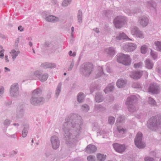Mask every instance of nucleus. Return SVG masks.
<instances>
[{
  "label": "nucleus",
  "mask_w": 161,
  "mask_h": 161,
  "mask_svg": "<svg viewBox=\"0 0 161 161\" xmlns=\"http://www.w3.org/2000/svg\"><path fill=\"white\" fill-rule=\"evenodd\" d=\"M149 91L153 94H157L160 91L159 86L156 84H151L149 88Z\"/></svg>",
  "instance_id": "obj_18"
},
{
  "label": "nucleus",
  "mask_w": 161,
  "mask_h": 161,
  "mask_svg": "<svg viewBox=\"0 0 161 161\" xmlns=\"http://www.w3.org/2000/svg\"><path fill=\"white\" fill-rule=\"evenodd\" d=\"M148 103L153 106H154L156 104V103L154 100L151 97H149L148 99Z\"/></svg>",
  "instance_id": "obj_43"
},
{
  "label": "nucleus",
  "mask_w": 161,
  "mask_h": 161,
  "mask_svg": "<svg viewBox=\"0 0 161 161\" xmlns=\"http://www.w3.org/2000/svg\"><path fill=\"white\" fill-rule=\"evenodd\" d=\"M93 30L97 33H98L99 32L98 28H95L93 29Z\"/></svg>",
  "instance_id": "obj_60"
},
{
  "label": "nucleus",
  "mask_w": 161,
  "mask_h": 161,
  "mask_svg": "<svg viewBox=\"0 0 161 161\" xmlns=\"http://www.w3.org/2000/svg\"><path fill=\"white\" fill-rule=\"evenodd\" d=\"M126 83V81L120 79L118 80L116 83L117 86L119 88H122L124 87Z\"/></svg>",
  "instance_id": "obj_27"
},
{
  "label": "nucleus",
  "mask_w": 161,
  "mask_h": 161,
  "mask_svg": "<svg viewBox=\"0 0 161 161\" xmlns=\"http://www.w3.org/2000/svg\"><path fill=\"white\" fill-rule=\"evenodd\" d=\"M158 115L151 117L147 123L148 128L153 130H156L158 128H161V121Z\"/></svg>",
  "instance_id": "obj_3"
},
{
  "label": "nucleus",
  "mask_w": 161,
  "mask_h": 161,
  "mask_svg": "<svg viewBox=\"0 0 161 161\" xmlns=\"http://www.w3.org/2000/svg\"><path fill=\"white\" fill-rule=\"evenodd\" d=\"M81 109L83 111L86 112L89 110L90 108L87 104H84L82 105Z\"/></svg>",
  "instance_id": "obj_42"
},
{
  "label": "nucleus",
  "mask_w": 161,
  "mask_h": 161,
  "mask_svg": "<svg viewBox=\"0 0 161 161\" xmlns=\"http://www.w3.org/2000/svg\"><path fill=\"white\" fill-rule=\"evenodd\" d=\"M145 65L147 68L151 69L153 66V64L149 59H147L145 62Z\"/></svg>",
  "instance_id": "obj_32"
},
{
  "label": "nucleus",
  "mask_w": 161,
  "mask_h": 161,
  "mask_svg": "<svg viewBox=\"0 0 161 161\" xmlns=\"http://www.w3.org/2000/svg\"><path fill=\"white\" fill-rule=\"evenodd\" d=\"M147 47L146 45L142 46L141 48V51L142 53L145 54L147 52Z\"/></svg>",
  "instance_id": "obj_46"
},
{
  "label": "nucleus",
  "mask_w": 161,
  "mask_h": 161,
  "mask_svg": "<svg viewBox=\"0 0 161 161\" xmlns=\"http://www.w3.org/2000/svg\"><path fill=\"white\" fill-rule=\"evenodd\" d=\"M114 89V86L112 84L108 85L104 89V91L106 94L112 92Z\"/></svg>",
  "instance_id": "obj_30"
},
{
  "label": "nucleus",
  "mask_w": 161,
  "mask_h": 161,
  "mask_svg": "<svg viewBox=\"0 0 161 161\" xmlns=\"http://www.w3.org/2000/svg\"><path fill=\"white\" fill-rule=\"evenodd\" d=\"M50 142L53 149H57L59 148L60 142L57 136H51Z\"/></svg>",
  "instance_id": "obj_12"
},
{
  "label": "nucleus",
  "mask_w": 161,
  "mask_h": 161,
  "mask_svg": "<svg viewBox=\"0 0 161 161\" xmlns=\"http://www.w3.org/2000/svg\"><path fill=\"white\" fill-rule=\"evenodd\" d=\"M9 53L11 55L13 61H14L19 53V52L16 51L14 49H13Z\"/></svg>",
  "instance_id": "obj_31"
},
{
  "label": "nucleus",
  "mask_w": 161,
  "mask_h": 161,
  "mask_svg": "<svg viewBox=\"0 0 161 161\" xmlns=\"http://www.w3.org/2000/svg\"><path fill=\"white\" fill-rule=\"evenodd\" d=\"M126 21V19L125 16H119L115 18L114 20V23L116 28H120L123 27Z\"/></svg>",
  "instance_id": "obj_7"
},
{
  "label": "nucleus",
  "mask_w": 161,
  "mask_h": 161,
  "mask_svg": "<svg viewBox=\"0 0 161 161\" xmlns=\"http://www.w3.org/2000/svg\"><path fill=\"white\" fill-rule=\"evenodd\" d=\"M150 54L154 59H157L158 54L156 52L153 51L152 50H151Z\"/></svg>",
  "instance_id": "obj_45"
},
{
  "label": "nucleus",
  "mask_w": 161,
  "mask_h": 161,
  "mask_svg": "<svg viewBox=\"0 0 161 161\" xmlns=\"http://www.w3.org/2000/svg\"><path fill=\"white\" fill-rule=\"evenodd\" d=\"M136 47V44L132 43L126 44L123 46L124 50L127 52H131L134 51Z\"/></svg>",
  "instance_id": "obj_16"
},
{
  "label": "nucleus",
  "mask_w": 161,
  "mask_h": 161,
  "mask_svg": "<svg viewBox=\"0 0 161 161\" xmlns=\"http://www.w3.org/2000/svg\"><path fill=\"white\" fill-rule=\"evenodd\" d=\"M103 74V68L102 67H99L98 68V70L96 77V78H98L101 76Z\"/></svg>",
  "instance_id": "obj_39"
},
{
  "label": "nucleus",
  "mask_w": 161,
  "mask_h": 161,
  "mask_svg": "<svg viewBox=\"0 0 161 161\" xmlns=\"http://www.w3.org/2000/svg\"><path fill=\"white\" fill-rule=\"evenodd\" d=\"M117 61L124 65H129L131 64V59L129 55L120 53L117 57Z\"/></svg>",
  "instance_id": "obj_6"
},
{
  "label": "nucleus",
  "mask_w": 161,
  "mask_h": 161,
  "mask_svg": "<svg viewBox=\"0 0 161 161\" xmlns=\"http://www.w3.org/2000/svg\"><path fill=\"white\" fill-rule=\"evenodd\" d=\"M83 14L81 10H79L77 14V18L78 22L81 23L82 21Z\"/></svg>",
  "instance_id": "obj_36"
},
{
  "label": "nucleus",
  "mask_w": 161,
  "mask_h": 161,
  "mask_svg": "<svg viewBox=\"0 0 161 161\" xmlns=\"http://www.w3.org/2000/svg\"><path fill=\"white\" fill-rule=\"evenodd\" d=\"M17 151L13 150L10 153V156H13L16 155V154H17Z\"/></svg>",
  "instance_id": "obj_57"
},
{
  "label": "nucleus",
  "mask_w": 161,
  "mask_h": 161,
  "mask_svg": "<svg viewBox=\"0 0 161 161\" xmlns=\"http://www.w3.org/2000/svg\"><path fill=\"white\" fill-rule=\"evenodd\" d=\"M24 109L20 107H18L17 109L16 117L17 119L22 118L24 115Z\"/></svg>",
  "instance_id": "obj_20"
},
{
  "label": "nucleus",
  "mask_w": 161,
  "mask_h": 161,
  "mask_svg": "<svg viewBox=\"0 0 161 161\" xmlns=\"http://www.w3.org/2000/svg\"><path fill=\"white\" fill-rule=\"evenodd\" d=\"M156 46V50L159 51H161V42L157 41L154 42Z\"/></svg>",
  "instance_id": "obj_41"
},
{
  "label": "nucleus",
  "mask_w": 161,
  "mask_h": 161,
  "mask_svg": "<svg viewBox=\"0 0 161 161\" xmlns=\"http://www.w3.org/2000/svg\"><path fill=\"white\" fill-rule=\"evenodd\" d=\"M83 124L81 117L75 114L66 118L62 127L64 140L67 144L70 145L80 134Z\"/></svg>",
  "instance_id": "obj_1"
},
{
  "label": "nucleus",
  "mask_w": 161,
  "mask_h": 161,
  "mask_svg": "<svg viewBox=\"0 0 161 161\" xmlns=\"http://www.w3.org/2000/svg\"><path fill=\"white\" fill-rule=\"evenodd\" d=\"M117 130L118 131L120 134H123L126 132V129L120 126H117Z\"/></svg>",
  "instance_id": "obj_40"
},
{
  "label": "nucleus",
  "mask_w": 161,
  "mask_h": 161,
  "mask_svg": "<svg viewBox=\"0 0 161 161\" xmlns=\"http://www.w3.org/2000/svg\"><path fill=\"white\" fill-rule=\"evenodd\" d=\"M105 52L110 56H113L116 53L115 49L112 47H109L105 49Z\"/></svg>",
  "instance_id": "obj_23"
},
{
  "label": "nucleus",
  "mask_w": 161,
  "mask_h": 161,
  "mask_svg": "<svg viewBox=\"0 0 161 161\" xmlns=\"http://www.w3.org/2000/svg\"><path fill=\"white\" fill-rule=\"evenodd\" d=\"M84 98V94L82 92H80L77 95V101L79 103L83 102Z\"/></svg>",
  "instance_id": "obj_37"
},
{
  "label": "nucleus",
  "mask_w": 161,
  "mask_h": 161,
  "mask_svg": "<svg viewBox=\"0 0 161 161\" xmlns=\"http://www.w3.org/2000/svg\"><path fill=\"white\" fill-rule=\"evenodd\" d=\"M45 99L42 96H31L30 99L31 103L34 106L40 105L43 103Z\"/></svg>",
  "instance_id": "obj_8"
},
{
  "label": "nucleus",
  "mask_w": 161,
  "mask_h": 161,
  "mask_svg": "<svg viewBox=\"0 0 161 161\" xmlns=\"http://www.w3.org/2000/svg\"><path fill=\"white\" fill-rule=\"evenodd\" d=\"M74 62L72 61H70V64L69 67L68 68V71H71L73 67L74 66Z\"/></svg>",
  "instance_id": "obj_54"
},
{
  "label": "nucleus",
  "mask_w": 161,
  "mask_h": 161,
  "mask_svg": "<svg viewBox=\"0 0 161 161\" xmlns=\"http://www.w3.org/2000/svg\"><path fill=\"white\" fill-rule=\"evenodd\" d=\"M4 92V88L3 86H0V96L2 97Z\"/></svg>",
  "instance_id": "obj_56"
},
{
  "label": "nucleus",
  "mask_w": 161,
  "mask_h": 161,
  "mask_svg": "<svg viewBox=\"0 0 161 161\" xmlns=\"http://www.w3.org/2000/svg\"><path fill=\"white\" fill-rule=\"evenodd\" d=\"M97 161H104L106 158V155L101 153H97Z\"/></svg>",
  "instance_id": "obj_33"
},
{
  "label": "nucleus",
  "mask_w": 161,
  "mask_h": 161,
  "mask_svg": "<svg viewBox=\"0 0 161 161\" xmlns=\"http://www.w3.org/2000/svg\"><path fill=\"white\" fill-rule=\"evenodd\" d=\"M42 91L40 88H38L33 90L32 92L31 96H40L42 94Z\"/></svg>",
  "instance_id": "obj_28"
},
{
  "label": "nucleus",
  "mask_w": 161,
  "mask_h": 161,
  "mask_svg": "<svg viewBox=\"0 0 161 161\" xmlns=\"http://www.w3.org/2000/svg\"><path fill=\"white\" fill-rule=\"evenodd\" d=\"M4 54L3 53H0V58H2L3 59L4 58Z\"/></svg>",
  "instance_id": "obj_62"
},
{
  "label": "nucleus",
  "mask_w": 161,
  "mask_h": 161,
  "mask_svg": "<svg viewBox=\"0 0 161 161\" xmlns=\"http://www.w3.org/2000/svg\"><path fill=\"white\" fill-rule=\"evenodd\" d=\"M10 95L16 97L19 94V86L17 83H14L11 86L10 89Z\"/></svg>",
  "instance_id": "obj_13"
},
{
  "label": "nucleus",
  "mask_w": 161,
  "mask_h": 161,
  "mask_svg": "<svg viewBox=\"0 0 161 161\" xmlns=\"http://www.w3.org/2000/svg\"><path fill=\"white\" fill-rule=\"evenodd\" d=\"M142 133L139 132L136 134L134 140L135 145L139 148H143L145 146V143L142 141Z\"/></svg>",
  "instance_id": "obj_9"
},
{
  "label": "nucleus",
  "mask_w": 161,
  "mask_h": 161,
  "mask_svg": "<svg viewBox=\"0 0 161 161\" xmlns=\"http://www.w3.org/2000/svg\"><path fill=\"white\" fill-rule=\"evenodd\" d=\"M106 70L108 73H110L111 71L109 68L108 67H107L106 68Z\"/></svg>",
  "instance_id": "obj_63"
},
{
  "label": "nucleus",
  "mask_w": 161,
  "mask_h": 161,
  "mask_svg": "<svg viewBox=\"0 0 161 161\" xmlns=\"http://www.w3.org/2000/svg\"><path fill=\"white\" fill-rule=\"evenodd\" d=\"M115 120V118L112 116H110L108 118V122L110 125L113 124Z\"/></svg>",
  "instance_id": "obj_48"
},
{
  "label": "nucleus",
  "mask_w": 161,
  "mask_h": 161,
  "mask_svg": "<svg viewBox=\"0 0 161 161\" xmlns=\"http://www.w3.org/2000/svg\"><path fill=\"white\" fill-rule=\"evenodd\" d=\"M142 62L136 63L134 64V67L136 68H139L142 66Z\"/></svg>",
  "instance_id": "obj_53"
},
{
  "label": "nucleus",
  "mask_w": 161,
  "mask_h": 161,
  "mask_svg": "<svg viewBox=\"0 0 161 161\" xmlns=\"http://www.w3.org/2000/svg\"><path fill=\"white\" fill-rule=\"evenodd\" d=\"M87 160L88 161H95V157L92 155L89 156L87 157Z\"/></svg>",
  "instance_id": "obj_51"
},
{
  "label": "nucleus",
  "mask_w": 161,
  "mask_h": 161,
  "mask_svg": "<svg viewBox=\"0 0 161 161\" xmlns=\"http://www.w3.org/2000/svg\"><path fill=\"white\" fill-rule=\"evenodd\" d=\"M145 161H155V159L150 157H147L144 158Z\"/></svg>",
  "instance_id": "obj_55"
},
{
  "label": "nucleus",
  "mask_w": 161,
  "mask_h": 161,
  "mask_svg": "<svg viewBox=\"0 0 161 161\" xmlns=\"http://www.w3.org/2000/svg\"><path fill=\"white\" fill-rule=\"evenodd\" d=\"M0 37H2L3 38H5V36L3 35L0 33Z\"/></svg>",
  "instance_id": "obj_64"
},
{
  "label": "nucleus",
  "mask_w": 161,
  "mask_h": 161,
  "mask_svg": "<svg viewBox=\"0 0 161 161\" xmlns=\"http://www.w3.org/2000/svg\"><path fill=\"white\" fill-rule=\"evenodd\" d=\"M45 19L47 21L49 22H57L58 21V18L55 16L53 15H49Z\"/></svg>",
  "instance_id": "obj_24"
},
{
  "label": "nucleus",
  "mask_w": 161,
  "mask_h": 161,
  "mask_svg": "<svg viewBox=\"0 0 161 161\" xmlns=\"http://www.w3.org/2000/svg\"><path fill=\"white\" fill-rule=\"evenodd\" d=\"M132 34L142 39L144 37V35L142 31L139 30L136 26L132 27L131 30Z\"/></svg>",
  "instance_id": "obj_15"
},
{
  "label": "nucleus",
  "mask_w": 161,
  "mask_h": 161,
  "mask_svg": "<svg viewBox=\"0 0 161 161\" xmlns=\"http://www.w3.org/2000/svg\"><path fill=\"white\" fill-rule=\"evenodd\" d=\"M137 101V98L135 95H131L127 97L125 104L127 106L129 112L133 113L137 110L138 108Z\"/></svg>",
  "instance_id": "obj_2"
},
{
  "label": "nucleus",
  "mask_w": 161,
  "mask_h": 161,
  "mask_svg": "<svg viewBox=\"0 0 161 161\" xmlns=\"http://www.w3.org/2000/svg\"><path fill=\"white\" fill-rule=\"evenodd\" d=\"M97 86L95 84H93L90 87V90L91 93H92L95 89H97Z\"/></svg>",
  "instance_id": "obj_49"
},
{
  "label": "nucleus",
  "mask_w": 161,
  "mask_h": 161,
  "mask_svg": "<svg viewBox=\"0 0 161 161\" xmlns=\"http://www.w3.org/2000/svg\"><path fill=\"white\" fill-rule=\"evenodd\" d=\"M113 145L115 150L119 153H121L124 152L126 149L124 144L121 145L118 143H115L113 144Z\"/></svg>",
  "instance_id": "obj_17"
},
{
  "label": "nucleus",
  "mask_w": 161,
  "mask_h": 161,
  "mask_svg": "<svg viewBox=\"0 0 161 161\" xmlns=\"http://www.w3.org/2000/svg\"><path fill=\"white\" fill-rule=\"evenodd\" d=\"M41 67L44 69L53 68L56 67V65L54 63H44L42 64Z\"/></svg>",
  "instance_id": "obj_22"
},
{
  "label": "nucleus",
  "mask_w": 161,
  "mask_h": 161,
  "mask_svg": "<svg viewBox=\"0 0 161 161\" xmlns=\"http://www.w3.org/2000/svg\"><path fill=\"white\" fill-rule=\"evenodd\" d=\"M143 74H145L147 76H148V73L145 71H133L130 72V76L134 80H138L140 78Z\"/></svg>",
  "instance_id": "obj_11"
},
{
  "label": "nucleus",
  "mask_w": 161,
  "mask_h": 161,
  "mask_svg": "<svg viewBox=\"0 0 161 161\" xmlns=\"http://www.w3.org/2000/svg\"><path fill=\"white\" fill-rule=\"evenodd\" d=\"M95 99L97 103H100L103 100V97L102 93L98 92L96 93L95 97Z\"/></svg>",
  "instance_id": "obj_25"
},
{
  "label": "nucleus",
  "mask_w": 161,
  "mask_h": 161,
  "mask_svg": "<svg viewBox=\"0 0 161 161\" xmlns=\"http://www.w3.org/2000/svg\"><path fill=\"white\" fill-rule=\"evenodd\" d=\"M116 38L117 40H119L126 39L128 40L133 41L132 39L129 38L124 33L119 34L118 36H117Z\"/></svg>",
  "instance_id": "obj_26"
},
{
  "label": "nucleus",
  "mask_w": 161,
  "mask_h": 161,
  "mask_svg": "<svg viewBox=\"0 0 161 161\" xmlns=\"http://www.w3.org/2000/svg\"><path fill=\"white\" fill-rule=\"evenodd\" d=\"M132 86L135 88L140 89L141 88V85L138 83H134L132 84Z\"/></svg>",
  "instance_id": "obj_50"
},
{
  "label": "nucleus",
  "mask_w": 161,
  "mask_h": 161,
  "mask_svg": "<svg viewBox=\"0 0 161 161\" xmlns=\"http://www.w3.org/2000/svg\"><path fill=\"white\" fill-rule=\"evenodd\" d=\"M71 0H64L62 3V5L64 7H66L69 4Z\"/></svg>",
  "instance_id": "obj_47"
},
{
  "label": "nucleus",
  "mask_w": 161,
  "mask_h": 161,
  "mask_svg": "<svg viewBox=\"0 0 161 161\" xmlns=\"http://www.w3.org/2000/svg\"><path fill=\"white\" fill-rule=\"evenodd\" d=\"M62 84L60 83L58 85L55 91V97L57 98L61 91Z\"/></svg>",
  "instance_id": "obj_34"
},
{
  "label": "nucleus",
  "mask_w": 161,
  "mask_h": 161,
  "mask_svg": "<svg viewBox=\"0 0 161 161\" xmlns=\"http://www.w3.org/2000/svg\"><path fill=\"white\" fill-rule=\"evenodd\" d=\"M105 108L101 104L95 105L94 107V111L99 112L103 111Z\"/></svg>",
  "instance_id": "obj_38"
},
{
  "label": "nucleus",
  "mask_w": 161,
  "mask_h": 161,
  "mask_svg": "<svg viewBox=\"0 0 161 161\" xmlns=\"http://www.w3.org/2000/svg\"><path fill=\"white\" fill-rule=\"evenodd\" d=\"M93 68L92 64L85 63L82 64L80 69L81 73L86 77H88L91 73Z\"/></svg>",
  "instance_id": "obj_5"
},
{
  "label": "nucleus",
  "mask_w": 161,
  "mask_h": 161,
  "mask_svg": "<svg viewBox=\"0 0 161 161\" xmlns=\"http://www.w3.org/2000/svg\"><path fill=\"white\" fill-rule=\"evenodd\" d=\"M140 11V10H134V11H131L129 9H125L124 10V12L126 13V14L129 16H131L132 14H135L137 13L138 12H139Z\"/></svg>",
  "instance_id": "obj_29"
},
{
  "label": "nucleus",
  "mask_w": 161,
  "mask_h": 161,
  "mask_svg": "<svg viewBox=\"0 0 161 161\" xmlns=\"http://www.w3.org/2000/svg\"><path fill=\"white\" fill-rule=\"evenodd\" d=\"M68 54L70 56L75 57L76 56V53L75 52H73L72 53V51H70L68 53Z\"/></svg>",
  "instance_id": "obj_58"
},
{
  "label": "nucleus",
  "mask_w": 161,
  "mask_h": 161,
  "mask_svg": "<svg viewBox=\"0 0 161 161\" xmlns=\"http://www.w3.org/2000/svg\"><path fill=\"white\" fill-rule=\"evenodd\" d=\"M18 30L21 32L23 31H24V29L21 26H19L18 27Z\"/></svg>",
  "instance_id": "obj_59"
},
{
  "label": "nucleus",
  "mask_w": 161,
  "mask_h": 161,
  "mask_svg": "<svg viewBox=\"0 0 161 161\" xmlns=\"http://www.w3.org/2000/svg\"><path fill=\"white\" fill-rule=\"evenodd\" d=\"M97 149V147L95 145L89 144L86 147V151L88 153H93L96 151Z\"/></svg>",
  "instance_id": "obj_21"
},
{
  "label": "nucleus",
  "mask_w": 161,
  "mask_h": 161,
  "mask_svg": "<svg viewBox=\"0 0 161 161\" xmlns=\"http://www.w3.org/2000/svg\"><path fill=\"white\" fill-rule=\"evenodd\" d=\"M147 8L150 9L153 14L155 15L157 14V3L156 2L153 0H150L146 3Z\"/></svg>",
  "instance_id": "obj_10"
},
{
  "label": "nucleus",
  "mask_w": 161,
  "mask_h": 161,
  "mask_svg": "<svg viewBox=\"0 0 161 161\" xmlns=\"http://www.w3.org/2000/svg\"><path fill=\"white\" fill-rule=\"evenodd\" d=\"M125 119V117L124 115H120L117 118L116 121L117 123H121L124 121Z\"/></svg>",
  "instance_id": "obj_44"
},
{
  "label": "nucleus",
  "mask_w": 161,
  "mask_h": 161,
  "mask_svg": "<svg viewBox=\"0 0 161 161\" xmlns=\"http://www.w3.org/2000/svg\"><path fill=\"white\" fill-rule=\"evenodd\" d=\"M29 128V126L28 125L25 126L22 131V136L23 137L25 138L27 136Z\"/></svg>",
  "instance_id": "obj_35"
},
{
  "label": "nucleus",
  "mask_w": 161,
  "mask_h": 161,
  "mask_svg": "<svg viewBox=\"0 0 161 161\" xmlns=\"http://www.w3.org/2000/svg\"><path fill=\"white\" fill-rule=\"evenodd\" d=\"M5 60L6 62L7 63H8L9 62V60L8 58V56L5 55Z\"/></svg>",
  "instance_id": "obj_61"
},
{
  "label": "nucleus",
  "mask_w": 161,
  "mask_h": 161,
  "mask_svg": "<svg viewBox=\"0 0 161 161\" xmlns=\"http://www.w3.org/2000/svg\"><path fill=\"white\" fill-rule=\"evenodd\" d=\"M44 46L45 47L49 48L51 52H54L59 48L58 45L56 43L47 42L45 43Z\"/></svg>",
  "instance_id": "obj_14"
},
{
  "label": "nucleus",
  "mask_w": 161,
  "mask_h": 161,
  "mask_svg": "<svg viewBox=\"0 0 161 161\" xmlns=\"http://www.w3.org/2000/svg\"><path fill=\"white\" fill-rule=\"evenodd\" d=\"M10 123L11 121L7 119L4 121L3 124L4 125L6 126V128H7L10 124Z\"/></svg>",
  "instance_id": "obj_52"
},
{
  "label": "nucleus",
  "mask_w": 161,
  "mask_h": 161,
  "mask_svg": "<svg viewBox=\"0 0 161 161\" xmlns=\"http://www.w3.org/2000/svg\"><path fill=\"white\" fill-rule=\"evenodd\" d=\"M30 76V79H38L41 81L44 82L47 80L48 75L47 73H43L42 71L37 70L32 73Z\"/></svg>",
  "instance_id": "obj_4"
},
{
  "label": "nucleus",
  "mask_w": 161,
  "mask_h": 161,
  "mask_svg": "<svg viewBox=\"0 0 161 161\" xmlns=\"http://www.w3.org/2000/svg\"><path fill=\"white\" fill-rule=\"evenodd\" d=\"M138 21L142 26L145 27L148 24L149 20L146 16H143L139 18Z\"/></svg>",
  "instance_id": "obj_19"
}]
</instances>
